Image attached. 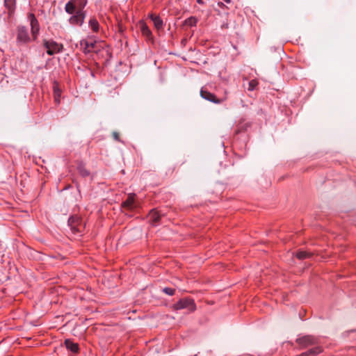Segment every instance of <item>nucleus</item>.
<instances>
[{
  "label": "nucleus",
  "mask_w": 356,
  "mask_h": 356,
  "mask_svg": "<svg viewBox=\"0 0 356 356\" xmlns=\"http://www.w3.org/2000/svg\"><path fill=\"white\" fill-rule=\"evenodd\" d=\"M65 346L67 350L71 351L74 354L79 353V347L78 343L73 342L70 339H66L65 341Z\"/></svg>",
  "instance_id": "12"
},
{
  "label": "nucleus",
  "mask_w": 356,
  "mask_h": 356,
  "mask_svg": "<svg viewBox=\"0 0 356 356\" xmlns=\"http://www.w3.org/2000/svg\"><path fill=\"white\" fill-rule=\"evenodd\" d=\"M78 170H79V173L83 177H87L90 174L89 172L83 165H79L78 167Z\"/></svg>",
  "instance_id": "22"
},
{
  "label": "nucleus",
  "mask_w": 356,
  "mask_h": 356,
  "mask_svg": "<svg viewBox=\"0 0 356 356\" xmlns=\"http://www.w3.org/2000/svg\"><path fill=\"white\" fill-rule=\"evenodd\" d=\"M257 85H258V81L256 79L251 80L248 84V90H250V91L254 90L256 88V87L257 86Z\"/></svg>",
  "instance_id": "21"
},
{
  "label": "nucleus",
  "mask_w": 356,
  "mask_h": 356,
  "mask_svg": "<svg viewBox=\"0 0 356 356\" xmlns=\"http://www.w3.org/2000/svg\"><path fill=\"white\" fill-rule=\"evenodd\" d=\"M296 343L301 348H307L309 346L315 345L318 343V339L312 335H306L299 337L296 339Z\"/></svg>",
  "instance_id": "4"
},
{
  "label": "nucleus",
  "mask_w": 356,
  "mask_h": 356,
  "mask_svg": "<svg viewBox=\"0 0 356 356\" xmlns=\"http://www.w3.org/2000/svg\"><path fill=\"white\" fill-rule=\"evenodd\" d=\"M321 348L319 346H316L313 348L309 349V350L302 353L297 356H309V355H316L321 353Z\"/></svg>",
  "instance_id": "14"
},
{
  "label": "nucleus",
  "mask_w": 356,
  "mask_h": 356,
  "mask_svg": "<svg viewBox=\"0 0 356 356\" xmlns=\"http://www.w3.org/2000/svg\"><path fill=\"white\" fill-rule=\"evenodd\" d=\"M43 46L47 49V53L49 56L60 53L63 48L62 44L58 43L53 40H44Z\"/></svg>",
  "instance_id": "3"
},
{
  "label": "nucleus",
  "mask_w": 356,
  "mask_h": 356,
  "mask_svg": "<svg viewBox=\"0 0 356 356\" xmlns=\"http://www.w3.org/2000/svg\"><path fill=\"white\" fill-rule=\"evenodd\" d=\"M113 138L115 140L120 141V136H119V134L118 132H113Z\"/></svg>",
  "instance_id": "24"
},
{
  "label": "nucleus",
  "mask_w": 356,
  "mask_h": 356,
  "mask_svg": "<svg viewBox=\"0 0 356 356\" xmlns=\"http://www.w3.org/2000/svg\"><path fill=\"white\" fill-rule=\"evenodd\" d=\"M197 2L199 4H202V3H203V1H202V0H197Z\"/></svg>",
  "instance_id": "25"
},
{
  "label": "nucleus",
  "mask_w": 356,
  "mask_h": 356,
  "mask_svg": "<svg viewBox=\"0 0 356 356\" xmlns=\"http://www.w3.org/2000/svg\"><path fill=\"white\" fill-rule=\"evenodd\" d=\"M17 40L21 43H27L31 40L26 27L21 26L17 28Z\"/></svg>",
  "instance_id": "6"
},
{
  "label": "nucleus",
  "mask_w": 356,
  "mask_h": 356,
  "mask_svg": "<svg viewBox=\"0 0 356 356\" xmlns=\"http://www.w3.org/2000/svg\"><path fill=\"white\" fill-rule=\"evenodd\" d=\"M163 291L169 296H173L175 294V290L172 288L165 287L163 289Z\"/></svg>",
  "instance_id": "23"
},
{
  "label": "nucleus",
  "mask_w": 356,
  "mask_h": 356,
  "mask_svg": "<svg viewBox=\"0 0 356 356\" xmlns=\"http://www.w3.org/2000/svg\"><path fill=\"white\" fill-rule=\"evenodd\" d=\"M135 194H129L127 200L122 204V207L128 210H133L137 207V204L135 201Z\"/></svg>",
  "instance_id": "10"
},
{
  "label": "nucleus",
  "mask_w": 356,
  "mask_h": 356,
  "mask_svg": "<svg viewBox=\"0 0 356 356\" xmlns=\"http://www.w3.org/2000/svg\"><path fill=\"white\" fill-rule=\"evenodd\" d=\"M161 214L156 209H152L148 214V219L153 225H157Z\"/></svg>",
  "instance_id": "11"
},
{
  "label": "nucleus",
  "mask_w": 356,
  "mask_h": 356,
  "mask_svg": "<svg viewBox=\"0 0 356 356\" xmlns=\"http://www.w3.org/2000/svg\"><path fill=\"white\" fill-rule=\"evenodd\" d=\"M197 19L195 17H190L184 21V24L188 26H195Z\"/></svg>",
  "instance_id": "17"
},
{
  "label": "nucleus",
  "mask_w": 356,
  "mask_h": 356,
  "mask_svg": "<svg viewBox=\"0 0 356 356\" xmlns=\"http://www.w3.org/2000/svg\"><path fill=\"white\" fill-rule=\"evenodd\" d=\"M149 18L153 22L154 25L156 29L159 30L163 28V22L159 16L151 14L149 15Z\"/></svg>",
  "instance_id": "13"
},
{
  "label": "nucleus",
  "mask_w": 356,
  "mask_h": 356,
  "mask_svg": "<svg viewBox=\"0 0 356 356\" xmlns=\"http://www.w3.org/2000/svg\"><path fill=\"white\" fill-rule=\"evenodd\" d=\"M71 15L72 16L69 19V22L70 24L81 26L83 24L86 15V13L74 12Z\"/></svg>",
  "instance_id": "7"
},
{
  "label": "nucleus",
  "mask_w": 356,
  "mask_h": 356,
  "mask_svg": "<svg viewBox=\"0 0 356 356\" xmlns=\"http://www.w3.org/2000/svg\"><path fill=\"white\" fill-rule=\"evenodd\" d=\"M227 3H229L231 0H224Z\"/></svg>",
  "instance_id": "26"
},
{
  "label": "nucleus",
  "mask_w": 356,
  "mask_h": 356,
  "mask_svg": "<svg viewBox=\"0 0 356 356\" xmlns=\"http://www.w3.org/2000/svg\"><path fill=\"white\" fill-rule=\"evenodd\" d=\"M81 44L82 46H84V52L85 53L90 52L95 46L94 42H90L87 40L82 41Z\"/></svg>",
  "instance_id": "16"
},
{
  "label": "nucleus",
  "mask_w": 356,
  "mask_h": 356,
  "mask_svg": "<svg viewBox=\"0 0 356 356\" xmlns=\"http://www.w3.org/2000/svg\"><path fill=\"white\" fill-rule=\"evenodd\" d=\"M141 31L143 34L146 36H149L151 34L149 29L145 24L141 25Z\"/></svg>",
  "instance_id": "20"
},
{
  "label": "nucleus",
  "mask_w": 356,
  "mask_h": 356,
  "mask_svg": "<svg viewBox=\"0 0 356 356\" xmlns=\"http://www.w3.org/2000/svg\"><path fill=\"white\" fill-rule=\"evenodd\" d=\"M54 95L55 102L56 103H59L60 95H61V91L57 86L54 87Z\"/></svg>",
  "instance_id": "19"
},
{
  "label": "nucleus",
  "mask_w": 356,
  "mask_h": 356,
  "mask_svg": "<svg viewBox=\"0 0 356 356\" xmlns=\"http://www.w3.org/2000/svg\"><path fill=\"white\" fill-rule=\"evenodd\" d=\"M28 19L30 21L32 36L35 40L38 37L40 30L39 23L34 14L33 13H29L28 15Z\"/></svg>",
  "instance_id": "5"
},
{
  "label": "nucleus",
  "mask_w": 356,
  "mask_h": 356,
  "mask_svg": "<svg viewBox=\"0 0 356 356\" xmlns=\"http://www.w3.org/2000/svg\"><path fill=\"white\" fill-rule=\"evenodd\" d=\"M172 309L174 310L187 309L188 312L191 313L196 310V305L193 299L184 298L174 304Z\"/></svg>",
  "instance_id": "2"
},
{
  "label": "nucleus",
  "mask_w": 356,
  "mask_h": 356,
  "mask_svg": "<svg viewBox=\"0 0 356 356\" xmlns=\"http://www.w3.org/2000/svg\"><path fill=\"white\" fill-rule=\"evenodd\" d=\"M88 0H70L65 6V10L68 14H73L74 12L86 13L84 8Z\"/></svg>",
  "instance_id": "1"
},
{
  "label": "nucleus",
  "mask_w": 356,
  "mask_h": 356,
  "mask_svg": "<svg viewBox=\"0 0 356 356\" xmlns=\"http://www.w3.org/2000/svg\"><path fill=\"white\" fill-rule=\"evenodd\" d=\"M311 253L307 251L300 250L296 253V257L299 259H305L311 257Z\"/></svg>",
  "instance_id": "18"
},
{
  "label": "nucleus",
  "mask_w": 356,
  "mask_h": 356,
  "mask_svg": "<svg viewBox=\"0 0 356 356\" xmlns=\"http://www.w3.org/2000/svg\"><path fill=\"white\" fill-rule=\"evenodd\" d=\"M200 95L203 99L215 104H220L223 102L224 100L225 99V98L219 99L216 97V96L214 94L204 90V88L201 89Z\"/></svg>",
  "instance_id": "9"
},
{
  "label": "nucleus",
  "mask_w": 356,
  "mask_h": 356,
  "mask_svg": "<svg viewBox=\"0 0 356 356\" xmlns=\"http://www.w3.org/2000/svg\"><path fill=\"white\" fill-rule=\"evenodd\" d=\"M89 26L95 33H97L99 30V24L95 18L89 20Z\"/></svg>",
  "instance_id": "15"
},
{
  "label": "nucleus",
  "mask_w": 356,
  "mask_h": 356,
  "mask_svg": "<svg viewBox=\"0 0 356 356\" xmlns=\"http://www.w3.org/2000/svg\"><path fill=\"white\" fill-rule=\"evenodd\" d=\"M68 224L74 232H81L83 225L81 220L77 216H72L68 220Z\"/></svg>",
  "instance_id": "8"
}]
</instances>
